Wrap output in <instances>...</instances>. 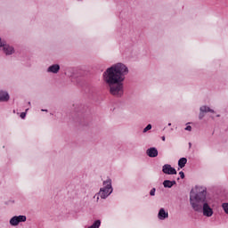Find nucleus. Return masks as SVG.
Returning a JSON list of instances; mask_svg holds the SVG:
<instances>
[{
    "label": "nucleus",
    "instance_id": "1",
    "mask_svg": "<svg viewBox=\"0 0 228 228\" xmlns=\"http://www.w3.org/2000/svg\"><path fill=\"white\" fill-rule=\"evenodd\" d=\"M127 74H129V68L122 62L113 64L103 72L102 78L110 88V95L114 97L124 95V81Z\"/></svg>",
    "mask_w": 228,
    "mask_h": 228
},
{
    "label": "nucleus",
    "instance_id": "2",
    "mask_svg": "<svg viewBox=\"0 0 228 228\" xmlns=\"http://www.w3.org/2000/svg\"><path fill=\"white\" fill-rule=\"evenodd\" d=\"M208 195V189L206 187H200L197 191H191L190 192V204L193 211L202 213L203 216L211 218L213 216V209L206 200Z\"/></svg>",
    "mask_w": 228,
    "mask_h": 228
},
{
    "label": "nucleus",
    "instance_id": "3",
    "mask_svg": "<svg viewBox=\"0 0 228 228\" xmlns=\"http://www.w3.org/2000/svg\"><path fill=\"white\" fill-rule=\"evenodd\" d=\"M110 193H113V187L111 186V179L108 178L103 181V187L94 196V199H96L97 202H99V197H101V199H108Z\"/></svg>",
    "mask_w": 228,
    "mask_h": 228
},
{
    "label": "nucleus",
    "instance_id": "4",
    "mask_svg": "<svg viewBox=\"0 0 228 228\" xmlns=\"http://www.w3.org/2000/svg\"><path fill=\"white\" fill-rule=\"evenodd\" d=\"M26 220H27L26 216H14L10 219L9 224L10 225H12L13 227H15L19 225L20 222H26Z\"/></svg>",
    "mask_w": 228,
    "mask_h": 228
},
{
    "label": "nucleus",
    "instance_id": "5",
    "mask_svg": "<svg viewBox=\"0 0 228 228\" xmlns=\"http://www.w3.org/2000/svg\"><path fill=\"white\" fill-rule=\"evenodd\" d=\"M162 172L167 175H177V170H175V168L173 167L170 164L164 165L162 167Z\"/></svg>",
    "mask_w": 228,
    "mask_h": 228
},
{
    "label": "nucleus",
    "instance_id": "6",
    "mask_svg": "<svg viewBox=\"0 0 228 228\" xmlns=\"http://www.w3.org/2000/svg\"><path fill=\"white\" fill-rule=\"evenodd\" d=\"M3 52L4 53V54H6V56H10L12 54H13V53H15V49L13 48V46L5 44L4 42L3 43Z\"/></svg>",
    "mask_w": 228,
    "mask_h": 228
},
{
    "label": "nucleus",
    "instance_id": "7",
    "mask_svg": "<svg viewBox=\"0 0 228 228\" xmlns=\"http://www.w3.org/2000/svg\"><path fill=\"white\" fill-rule=\"evenodd\" d=\"M47 74H58L60 72V64H53L46 69Z\"/></svg>",
    "mask_w": 228,
    "mask_h": 228
},
{
    "label": "nucleus",
    "instance_id": "8",
    "mask_svg": "<svg viewBox=\"0 0 228 228\" xmlns=\"http://www.w3.org/2000/svg\"><path fill=\"white\" fill-rule=\"evenodd\" d=\"M10 101V94L6 90H0V102H8Z\"/></svg>",
    "mask_w": 228,
    "mask_h": 228
},
{
    "label": "nucleus",
    "instance_id": "9",
    "mask_svg": "<svg viewBox=\"0 0 228 228\" xmlns=\"http://www.w3.org/2000/svg\"><path fill=\"white\" fill-rule=\"evenodd\" d=\"M146 154L149 158H158V149L151 147L146 151Z\"/></svg>",
    "mask_w": 228,
    "mask_h": 228
},
{
    "label": "nucleus",
    "instance_id": "10",
    "mask_svg": "<svg viewBox=\"0 0 228 228\" xmlns=\"http://www.w3.org/2000/svg\"><path fill=\"white\" fill-rule=\"evenodd\" d=\"M168 217V212L165 208H160L158 214L159 220H167Z\"/></svg>",
    "mask_w": 228,
    "mask_h": 228
},
{
    "label": "nucleus",
    "instance_id": "11",
    "mask_svg": "<svg viewBox=\"0 0 228 228\" xmlns=\"http://www.w3.org/2000/svg\"><path fill=\"white\" fill-rule=\"evenodd\" d=\"M175 184H177V182H175V180H165L163 182L164 188H172L173 186H175Z\"/></svg>",
    "mask_w": 228,
    "mask_h": 228
},
{
    "label": "nucleus",
    "instance_id": "12",
    "mask_svg": "<svg viewBox=\"0 0 228 228\" xmlns=\"http://www.w3.org/2000/svg\"><path fill=\"white\" fill-rule=\"evenodd\" d=\"M201 113H215V110L209 108L208 106L203 105L200 108Z\"/></svg>",
    "mask_w": 228,
    "mask_h": 228
},
{
    "label": "nucleus",
    "instance_id": "13",
    "mask_svg": "<svg viewBox=\"0 0 228 228\" xmlns=\"http://www.w3.org/2000/svg\"><path fill=\"white\" fill-rule=\"evenodd\" d=\"M186 163H188V159L186 158H181L179 160H178V167L180 168H184V167H186Z\"/></svg>",
    "mask_w": 228,
    "mask_h": 228
},
{
    "label": "nucleus",
    "instance_id": "14",
    "mask_svg": "<svg viewBox=\"0 0 228 228\" xmlns=\"http://www.w3.org/2000/svg\"><path fill=\"white\" fill-rule=\"evenodd\" d=\"M101 227V220H95L93 224L87 228H99Z\"/></svg>",
    "mask_w": 228,
    "mask_h": 228
},
{
    "label": "nucleus",
    "instance_id": "15",
    "mask_svg": "<svg viewBox=\"0 0 228 228\" xmlns=\"http://www.w3.org/2000/svg\"><path fill=\"white\" fill-rule=\"evenodd\" d=\"M222 208L226 215H228V203H223Z\"/></svg>",
    "mask_w": 228,
    "mask_h": 228
},
{
    "label": "nucleus",
    "instance_id": "16",
    "mask_svg": "<svg viewBox=\"0 0 228 228\" xmlns=\"http://www.w3.org/2000/svg\"><path fill=\"white\" fill-rule=\"evenodd\" d=\"M152 129V125L149 124L147 126L142 130L143 133H147V131H151Z\"/></svg>",
    "mask_w": 228,
    "mask_h": 228
},
{
    "label": "nucleus",
    "instance_id": "17",
    "mask_svg": "<svg viewBox=\"0 0 228 228\" xmlns=\"http://www.w3.org/2000/svg\"><path fill=\"white\" fill-rule=\"evenodd\" d=\"M150 195H151V197H154V195H156V188H152L150 191Z\"/></svg>",
    "mask_w": 228,
    "mask_h": 228
},
{
    "label": "nucleus",
    "instance_id": "18",
    "mask_svg": "<svg viewBox=\"0 0 228 228\" xmlns=\"http://www.w3.org/2000/svg\"><path fill=\"white\" fill-rule=\"evenodd\" d=\"M204 112H202V111H200V115H199V118H200V120H202V118H204Z\"/></svg>",
    "mask_w": 228,
    "mask_h": 228
},
{
    "label": "nucleus",
    "instance_id": "19",
    "mask_svg": "<svg viewBox=\"0 0 228 228\" xmlns=\"http://www.w3.org/2000/svg\"><path fill=\"white\" fill-rule=\"evenodd\" d=\"M179 175H180L181 179H184V172L180 171Z\"/></svg>",
    "mask_w": 228,
    "mask_h": 228
},
{
    "label": "nucleus",
    "instance_id": "20",
    "mask_svg": "<svg viewBox=\"0 0 228 228\" xmlns=\"http://www.w3.org/2000/svg\"><path fill=\"white\" fill-rule=\"evenodd\" d=\"M20 118H26V112L20 113Z\"/></svg>",
    "mask_w": 228,
    "mask_h": 228
},
{
    "label": "nucleus",
    "instance_id": "21",
    "mask_svg": "<svg viewBox=\"0 0 228 228\" xmlns=\"http://www.w3.org/2000/svg\"><path fill=\"white\" fill-rule=\"evenodd\" d=\"M185 131H191V126H187L185 127Z\"/></svg>",
    "mask_w": 228,
    "mask_h": 228
},
{
    "label": "nucleus",
    "instance_id": "22",
    "mask_svg": "<svg viewBox=\"0 0 228 228\" xmlns=\"http://www.w3.org/2000/svg\"><path fill=\"white\" fill-rule=\"evenodd\" d=\"M4 43V41L1 40V37H0V49H1V47H3Z\"/></svg>",
    "mask_w": 228,
    "mask_h": 228
},
{
    "label": "nucleus",
    "instance_id": "23",
    "mask_svg": "<svg viewBox=\"0 0 228 228\" xmlns=\"http://www.w3.org/2000/svg\"><path fill=\"white\" fill-rule=\"evenodd\" d=\"M161 140H162V142H165V140H166L165 135L161 137Z\"/></svg>",
    "mask_w": 228,
    "mask_h": 228
},
{
    "label": "nucleus",
    "instance_id": "24",
    "mask_svg": "<svg viewBox=\"0 0 228 228\" xmlns=\"http://www.w3.org/2000/svg\"><path fill=\"white\" fill-rule=\"evenodd\" d=\"M41 111H45V112H47L48 110H44V109H42V110H41Z\"/></svg>",
    "mask_w": 228,
    "mask_h": 228
},
{
    "label": "nucleus",
    "instance_id": "25",
    "mask_svg": "<svg viewBox=\"0 0 228 228\" xmlns=\"http://www.w3.org/2000/svg\"><path fill=\"white\" fill-rule=\"evenodd\" d=\"M189 147H191V142H189Z\"/></svg>",
    "mask_w": 228,
    "mask_h": 228
},
{
    "label": "nucleus",
    "instance_id": "26",
    "mask_svg": "<svg viewBox=\"0 0 228 228\" xmlns=\"http://www.w3.org/2000/svg\"><path fill=\"white\" fill-rule=\"evenodd\" d=\"M28 105L31 106V102H28Z\"/></svg>",
    "mask_w": 228,
    "mask_h": 228
},
{
    "label": "nucleus",
    "instance_id": "27",
    "mask_svg": "<svg viewBox=\"0 0 228 228\" xmlns=\"http://www.w3.org/2000/svg\"><path fill=\"white\" fill-rule=\"evenodd\" d=\"M168 126H172V123H168Z\"/></svg>",
    "mask_w": 228,
    "mask_h": 228
},
{
    "label": "nucleus",
    "instance_id": "28",
    "mask_svg": "<svg viewBox=\"0 0 228 228\" xmlns=\"http://www.w3.org/2000/svg\"><path fill=\"white\" fill-rule=\"evenodd\" d=\"M217 117H220V115H217Z\"/></svg>",
    "mask_w": 228,
    "mask_h": 228
}]
</instances>
